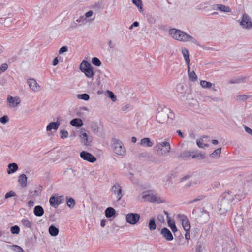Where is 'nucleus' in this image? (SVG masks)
Returning a JSON list of instances; mask_svg holds the SVG:
<instances>
[{"label": "nucleus", "instance_id": "nucleus-4", "mask_svg": "<svg viewBox=\"0 0 252 252\" xmlns=\"http://www.w3.org/2000/svg\"><path fill=\"white\" fill-rule=\"evenodd\" d=\"M112 145L113 151L116 154L123 155L125 154V148L122 141L117 139H113Z\"/></svg>", "mask_w": 252, "mask_h": 252}, {"label": "nucleus", "instance_id": "nucleus-27", "mask_svg": "<svg viewBox=\"0 0 252 252\" xmlns=\"http://www.w3.org/2000/svg\"><path fill=\"white\" fill-rule=\"evenodd\" d=\"M216 8L217 10L222 12H230L231 9L229 7L222 4H215L213 6Z\"/></svg>", "mask_w": 252, "mask_h": 252}, {"label": "nucleus", "instance_id": "nucleus-34", "mask_svg": "<svg viewBox=\"0 0 252 252\" xmlns=\"http://www.w3.org/2000/svg\"><path fill=\"white\" fill-rule=\"evenodd\" d=\"M104 7V4L103 1H102V0L99 1L97 2H95L92 6V8L95 9H103Z\"/></svg>", "mask_w": 252, "mask_h": 252}, {"label": "nucleus", "instance_id": "nucleus-33", "mask_svg": "<svg viewBox=\"0 0 252 252\" xmlns=\"http://www.w3.org/2000/svg\"><path fill=\"white\" fill-rule=\"evenodd\" d=\"M221 148H219L216 149L213 153L210 154V156L215 159H218L220 158L221 154Z\"/></svg>", "mask_w": 252, "mask_h": 252}, {"label": "nucleus", "instance_id": "nucleus-44", "mask_svg": "<svg viewBox=\"0 0 252 252\" xmlns=\"http://www.w3.org/2000/svg\"><path fill=\"white\" fill-rule=\"evenodd\" d=\"M92 63L94 65L96 66H100L101 64V61L97 57L93 58L92 59Z\"/></svg>", "mask_w": 252, "mask_h": 252}, {"label": "nucleus", "instance_id": "nucleus-55", "mask_svg": "<svg viewBox=\"0 0 252 252\" xmlns=\"http://www.w3.org/2000/svg\"><path fill=\"white\" fill-rule=\"evenodd\" d=\"M16 196V194L15 193V192L13 191H10L8 192H7L5 195V199H8L11 197H15Z\"/></svg>", "mask_w": 252, "mask_h": 252}, {"label": "nucleus", "instance_id": "nucleus-5", "mask_svg": "<svg viewBox=\"0 0 252 252\" xmlns=\"http://www.w3.org/2000/svg\"><path fill=\"white\" fill-rule=\"evenodd\" d=\"M140 218L139 214L129 213L126 216V220L130 224L135 225L138 222Z\"/></svg>", "mask_w": 252, "mask_h": 252}, {"label": "nucleus", "instance_id": "nucleus-49", "mask_svg": "<svg viewBox=\"0 0 252 252\" xmlns=\"http://www.w3.org/2000/svg\"><path fill=\"white\" fill-rule=\"evenodd\" d=\"M10 247H12V249L16 252H23V249L20 247L19 246L14 245L13 246H10Z\"/></svg>", "mask_w": 252, "mask_h": 252}, {"label": "nucleus", "instance_id": "nucleus-30", "mask_svg": "<svg viewBox=\"0 0 252 252\" xmlns=\"http://www.w3.org/2000/svg\"><path fill=\"white\" fill-rule=\"evenodd\" d=\"M189 78L191 81H195L197 80V77L194 71H190V65L187 66Z\"/></svg>", "mask_w": 252, "mask_h": 252}, {"label": "nucleus", "instance_id": "nucleus-52", "mask_svg": "<svg viewBox=\"0 0 252 252\" xmlns=\"http://www.w3.org/2000/svg\"><path fill=\"white\" fill-rule=\"evenodd\" d=\"M237 100L244 101L248 98V96L245 94H241L237 96Z\"/></svg>", "mask_w": 252, "mask_h": 252}, {"label": "nucleus", "instance_id": "nucleus-9", "mask_svg": "<svg viewBox=\"0 0 252 252\" xmlns=\"http://www.w3.org/2000/svg\"><path fill=\"white\" fill-rule=\"evenodd\" d=\"M79 137L81 143L86 146L91 145V141L89 140L88 134L86 133V130L84 128H81L79 132Z\"/></svg>", "mask_w": 252, "mask_h": 252}, {"label": "nucleus", "instance_id": "nucleus-3", "mask_svg": "<svg viewBox=\"0 0 252 252\" xmlns=\"http://www.w3.org/2000/svg\"><path fill=\"white\" fill-rule=\"evenodd\" d=\"M80 69L88 78H91L93 77L94 75L93 67L91 64L86 60H83L81 63Z\"/></svg>", "mask_w": 252, "mask_h": 252}, {"label": "nucleus", "instance_id": "nucleus-64", "mask_svg": "<svg viewBox=\"0 0 252 252\" xmlns=\"http://www.w3.org/2000/svg\"><path fill=\"white\" fill-rule=\"evenodd\" d=\"M93 14V11L89 10V11L85 13V16L87 18H89V17H90L91 16H92Z\"/></svg>", "mask_w": 252, "mask_h": 252}, {"label": "nucleus", "instance_id": "nucleus-39", "mask_svg": "<svg viewBox=\"0 0 252 252\" xmlns=\"http://www.w3.org/2000/svg\"><path fill=\"white\" fill-rule=\"evenodd\" d=\"M21 223L25 227L30 229L32 228V224L28 219H23L21 220Z\"/></svg>", "mask_w": 252, "mask_h": 252}, {"label": "nucleus", "instance_id": "nucleus-6", "mask_svg": "<svg viewBox=\"0 0 252 252\" xmlns=\"http://www.w3.org/2000/svg\"><path fill=\"white\" fill-rule=\"evenodd\" d=\"M240 25L244 29L249 30L252 28V22L250 17L246 13L243 14Z\"/></svg>", "mask_w": 252, "mask_h": 252}, {"label": "nucleus", "instance_id": "nucleus-32", "mask_svg": "<svg viewBox=\"0 0 252 252\" xmlns=\"http://www.w3.org/2000/svg\"><path fill=\"white\" fill-rule=\"evenodd\" d=\"M167 223L168 226L170 228L173 232L175 233V232L177 231V228L173 220L168 219Z\"/></svg>", "mask_w": 252, "mask_h": 252}, {"label": "nucleus", "instance_id": "nucleus-54", "mask_svg": "<svg viewBox=\"0 0 252 252\" xmlns=\"http://www.w3.org/2000/svg\"><path fill=\"white\" fill-rule=\"evenodd\" d=\"M9 121V119L7 116L4 115L0 118V122L3 124H5Z\"/></svg>", "mask_w": 252, "mask_h": 252}, {"label": "nucleus", "instance_id": "nucleus-14", "mask_svg": "<svg viewBox=\"0 0 252 252\" xmlns=\"http://www.w3.org/2000/svg\"><path fill=\"white\" fill-rule=\"evenodd\" d=\"M111 190L117 195L118 201L123 197L122 188L119 184H116L113 186L111 188Z\"/></svg>", "mask_w": 252, "mask_h": 252}, {"label": "nucleus", "instance_id": "nucleus-58", "mask_svg": "<svg viewBox=\"0 0 252 252\" xmlns=\"http://www.w3.org/2000/svg\"><path fill=\"white\" fill-rule=\"evenodd\" d=\"M158 220L161 223L165 222L164 217L162 214H159L158 215Z\"/></svg>", "mask_w": 252, "mask_h": 252}, {"label": "nucleus", "instance_id": "nucleus-50", "mask_svg": "<svg viewBox=\"0 0 252 252\" xmlns=\"http://www.w3.org/2000/svg\"><path fill=\"white\" fill-rule=\"evenodd\" d=\"M205 196L204 195H202L198 196L195 199L189 201V204H191V203H195V202H196L199 201H201V200H203L205 198Z\"/></svg>", "mask_w": 252, "mask_h": 252}, {"label": "nucleus", "instance_id": "nucleus-57", "mask_svg": "<svg viewBox=\"0 0 252 252\" xmlns=\"http://www.w3.org/2000/svg\"><path fill=\"white\" fill-rule=\"evenodd\" d=\"M68 50V47L66 46H62L59 50V53L60 54H63Z\"/></svg>", "mask_w": 252, "mask_h": 252}, {"label": "nucleus", "instance_id": "nucleus-53", "mask_svg": "<svg viewBox=\"0 0 252 252\" xmlns=\"http://www.w3.org/2000/svg\"><path fill=\"white\" fill-rule=\"evenodd\" d=\"M8 68V64L6 63H3L0 66V74L5 71Z\"/></svg>", "mask_w": 252, "mask_h": 252}, {"label": "nucleus", "instance_id": "nucleus-8", "mask_svg": "<svg viewBox=\"0 0 252 252\" xmlns=\"http://www.w3.org/2000/svg\"><path fill=\"white\" fill-rule=\"evenodd\" d=\"M169 111V109L164 108L162 109L161 112H158L157 115V119L158 122L160 123H163L166 121L167 118L168 112Z\"/></svg>", "mask_w": 252, "mask_h": 252}, {"label": "nucleus", "instance_id": "nucleus-20", "mask_svg": "<svg viewBox=\"0 0 252 252\" xmlns=\"http://www.w3.org/2000/svg\"><path fill=\"white\" fill-rule=\"evenodd\" d=\"M18 169V164L16 163H9L8 165L7 172L8 174L15 172Z\"/></svg>", "mask_w": 252, "mask_h": 252}, {"label": "nucleus", "instance_id": "nucleus-13", "mask_svg": "<svg viewBox=\"0 0 252 252\" xmlns=\"http://www.w3.org/2000/svg\"><path fill=\"white\" fill-rule=\"evenodd\" d=\"M178 217L182 220V226L185 231H190V221L187 217L184 215H178Z\"/></svg>", "mask_w": 252, "mask_h": 252}, {"label": "nucleus", "instance_id": "nucleus-19", "mask_svg": "<svg viewBox=\"0 0 252 252\" xmlns=\"http://www.w3.org/2000/svg\"><path fill=\"white\" fill-rule=\"evenodd\" d=\"M60 123L58 122H52L50 123L46 127V130L50 131L52 129L57 130L59 128Z\"/></svg>", "mask_w": 252, "mask_h": 252}, {"label": "nucleus", "instance_id": "nucleus-22", "mask_svg": "<svg viewBox=\"0 0 252 252\" xmlns=\"http://www.w3.org/2000/svg\"><path fill=\"white\" fill-rule=\"evenodd\" d=\"M34 215L37 217L42 216L44 213L43 208L40 205H37L35 206L33 210Z\"/></svg>", "mask_w": 252, "mask_h": 252}, {"label": "nucleus", "instance_id": "nucleus-46", "mask_svg": "<svg viewBox=\"0 0 252 252\" xmlns=\"http://www.w3.org/2000/svg\"><path fill=\"white\" fill-rule=\"evenodd\" d=\"M201 86L204 88H208L211 87L212 83L205 80H202L200 81Z\"/></svg>", "mask_w": 252, "mask_h": 252}, {"label": "nucleus", "instance_id": "nucleus-41", "mask_svg": "<svg viewBox=\"0 0 252 252\" xmlns=\"http://www.w3.org/2000/svg\"><path fill=\"white\" fill-rule=\"evenodd\" d=\"M66 199L67 206L70 208H73L75 204L74 199L71 197L68 198L67 197H66Z\"/></svg>", "mask_w": 252, "mask_h": 252}, {"label": "nucleus", "instance_id": "nucleus-23", "mask_svg": "<svg viewBox=\"0 0 252 252\" xmlns=\"http://www.w3.org/2000/svg\"><path fill=\"white\" fill-rule=\"evenodd\" d=\"M105 216L108 218L115 217L116 215V211L113 208L109 207L105 210Z\"/></svg>", "mask_w": 252, "mask_h": 252}, {"label": "nucleus", "instance_id": "nucleus-1", "mask_svg": "<svg viewBox=\"0 0 252 252\" xmlns=\"http://www.w3.org/2000/svg\"><path fill=\"white\" fill-rule=\"evenodd\" d=\"M233 200L232 195L229 193H224L220 196L217 204L220 214H225L230 210Z\"/></svg>", "mask_w": 252, "mask_h": 252}, {"label": "nucleus", "instance_id": "nucleus-37", "mask_svg": "<svg viewBox=\"0 0 252 252\" xmlns=\"http://www.w3.org/2000/svg\"><path fill=\"white\" fill-rule=\"evenodd\" d=\"M148 226L150 230L153 231L156 228V224L155 222V219L153 218L149 220Z\"/></svg>", "mask_w": 252, "mask_h": 252}, {"label": "nucleus", "instance_id": "nucleus-36", "mask_svg": "<svg viewBox=\"0 0 252 252\" xmlns=\"http://www.w3.org/2000/svg\"><path fill=\"white\" fill-rule=\"evenodd\" d=\"M203 248L204 247L203 242L199 240L195 246V252H202Z\"/></svg>", "mask_w": 252, "mask_h": 252}, {"label": "nucleus", "instance_id": "nucleus-15", "mask_svg": "<svg viewBox=\"0 0 252 252\" xmlns=\"http://www.w3.org/2000/svg\"><path fill=\"white\" fill-rule=\"evenodd\" d=\"M161 234L167 241H172L173 239V236L171 231L166 227H164L161 229Z\"/></svg>", "mask_w": 252, "mask_h": 252}, {"label": "nucleus", "instance_id": "nucleus-51", "mask_svg": "<svg viewBox=\"0 0 252 252\" xmlns=\"http://www.w3.org/2000/svg\"><path fill=\"white\" fill-rule=\"evenodd\" d=\"M61 133V138L62 139H64L68 137V132L65 130V129H62L60 131Z\"/></svg>", "mask_w": 252, "mask_h": 252}, {"label": "nucleus", "instance_id": "nucleus-43", "mask_svg": "<svg viewBox=\"0 0 252 252\" xmlns=\"http://www.w3.org/2000/svg\"><path fill=\"white\" fill-rule=\"evenodd\" d=\"M91 128L92 131L94 133H97L99 131V127L95 122H92L91 124Z\"/></svg>", "mask_w": 252, "mask_h": 252}, {"label": "nucleus", "instance_id": "nucleus-59", "mask_svg": "<svg viewBox=\"0 0 252 252\" xmlns=\"http://www.w3.org/2000/svg\"><path fill=\"white\" fill-rule=\"evenodd\" d=\"M167 118L171 120H173L175 118V114L170 109H169V111L168 112Z\"/></svg>", "mask_w": 252, "mask_h": 252}, {"label": "nucleus", "instance_id": "nucleus-47", "mask_svg": "<svg viewBox=\"0 0 252 252\" xmlns=\"http://www.w3.org/2000/svg\"><path fill=\"white\" fill-rule=\"evenodd\" d=\"M10 231L13 234H18L20 232V228L17 225H14L11 227Z\"/></svg>", "mask_w": 252, "mask_h": 252}, {"label": "nucleus", "instance_id": "nucleus-12", "mask_svg": "<svg viewBox=\"0 0 252 252\" xmlns=\"http://www.w3.org/2000/svg\"><path fill=\"white\" fill-rule=\"evenodd\" d=\"M199 214V215H198V218H195L196 220H198L199 222L201 223H206L209 220V214L207 211L204 210L203 211H200Z\"/></svg>", "mask_w": 252, "mask_h": 252}, {"label": "nucleus", "instance_id": "nucleus-61", "mask_svg": "<svg viewBox=\"0 0 252 252\" xmlns=\"http://www.w3.org/2000/svg\"><path fill=\"white\" fill-rule=\"evenodd\" d=\"M139 157H142V158H149L150 155L147 152H143V153L140 154Z\"/></svg>", "mask_w": 252, "mask_h": 252}, {"label": "nucleus", "instance_id": "nucleus-16", "mask_svg": "<svg viewBox=\"0 0 252 252\" xmlns=\"http://www.w3.org/2000/svg\"><path fill=\"white\" fill-rule=\"evenodd\" d=\"M28 83L30 88L33 91L37 92L40 90V86L33 79H30L28 80Z\"/></svg>", "mask_w": 252, "mask_h": 252}, {"label": "nucleus", "instance_id": "nucleus-28", "mask_svg": "<svg viewBox=\"0 0 252 252\" xmlns=\"http://www.w3.org/2000/svg\"><path fill=\"white\" fill-rule=\"evenodd\" d=\"M49 233L52 236L55 237L58 235L59 232V229L54 225H51L48 229Z\"/></svg>", "mask_w": 252, "mask_h": 252}, {"label": "nucleus", "instance_id": "nucleus-40", "mask_svg": "<svg viewBox=\"0 0 252 252\" xmlns=\"http://www.w3.org/2000/svg\"><path fill=\"white\" fill-rule=\"evenodd\" d=\"M246 77H241V78H234L230 80L229 81V83L230 84H238L241 82H243L245 79Z\"/></svg>", "mask_w": 252, "mask_h": 252}, {"label": "nucleus", "instance_id": "nucleus-7", "mask_svg": "<svg viewBox=\"0 0 252 252\" xmlns=\"http://www.w3.org/2000/svg\"><path fill=\"white\" fill-rule=\"evenodd\" d=\"M142 198L143 199H146L150 202H156L157 203H165V200L164 199H162L159 197H158L156 195L153 194H145L142 196Z\"/></svg>", "mask_w": 252, "mask_h": 252}, {"label": "nucleus", "instance_id": "nucleus-31", "mask_svg": "<svg viewBox=\"0 0 252 252\" xmlns=\"http://www.w3.org/2000/svg\"><path fill=\"white\" fill-rule=\"evenodd\" d=\"M140 144L144 147H152L153 143L149 138H144L141 140Z\"/></svg>", "mask_w": 252, "mask_h": 252}, {"label": "nucleus", "instance_id": "nucleus-17", "mask_svg": "<svg viewBox=\"0 0 252 252\" xmlns=\"http://www.w3.org/2000/svg\"><path fill=\"white\" fill-rule=\"evenodd\" d=\"M234 223L238 230L239 229H243V218L242 216H236L234 219Z\"/></svg>", "mask_w": 252, "mask_h": 252}, {"label": "nucleus", "instance_id": "nucleus-60", "mask_svg": "<svg viewBox=\"0 0 252 252\" xmlns=\"http://www.w3.org/2000/svg\"><path fill=\"white\" fill-rule=\"evenodd\" d=\"M57 199L58 203L60 205L64 201V196L63 195L56 197Z\"/></svg>", "mask_w": 252, "mask_h": 252}, {"label": "nucleus", "instance_id": "nucleus-2", "mask_svg": "<svg viewBox=\"0 0 252 252\" xmlns=\"http://www.w3.org/2000/svg\"><path fill=\"white\" fill-rule=\"evenodd\" d=\"M169 32L172 37L177 40L184 42L190 41L198 46L200 45L198 41L194 37L181 30L173 28L170 29Z\"/></svg>", "mask_w": 252, "mask_h": 252}, {"label": "nucleus", "instance_id": "nucleus-10", "mask_svg": "<svg viewBox=\"0 0 252 252\" xmlns=\"http://www.w3.org/2000/svg\"><path fill=\"white\" fill-rule=\"evenodd\" d=\"M80 157L84 160L88 162L94 163L96 160V158L92 154L83 151L80 154Z\"/></svg>", "mask_w": 252, "mask_h": 252}, {"label": "nucleus", "instance_id": "nucleus-42", "mask_svg": "<svg viewBox=\"0 0 252 252\" xmlns=\"http://www.w3.org/2000/svg\"><path fill=\"white\" fill-rule=\"evenodd\" d=\"M77 96L78 99L84 100L86 101L88 100L90 98L89 95L86 93L78 94Z\"/></svg>", "mask_w": 252, "mask_h": 252}, {"label": "nucleus", "instance_id": "nucleus-45", "mask_svg": "<svg viewBox=\"0 0 252 252\" xmlns=\"http://www.w3.org/2000/svg\"><path fill=\"white\" fill-rule=\"evenodd\" d=\"M107 94H108V96L111 98L112 101L115 102L117 100L116 95L112 91L107 90Z\"/></svg>", "mask_w": 252, "mask_h": 252}, {"label": "nucleus", "instance_id": "nucleus-26", "mask_svg": "<svg viewBox=\"0 0 252 252\" xmlns=\"http://www.w3.org/2000/svg\"><path fill=\"white\" fill-rule=\"evenodd\" d=\"M206 158L205 153H201L198 151L192 152V158H197L198 160L204 159Z\"/></svg>", "mask_w": 252, "mask_h": 252}, {"label": "nucleus", "instance_id": "nucleus-18", "mask_svg": "<svg viewBox=\"0 0 252 252\" xmlns=\"http://www.w3.org/2000/svg\"><path fill=\"white\" fill-rule=\"evenodd\" d=\"M7 101L10 103V106L12 107L17 106L20 103L19 98L13 97L11 96H8Z\"/></svg>", "mask_w": 252, "mask_h": 252}, {"label": "nucleus", "instance_id": "nucleus-25", "mask_svg": "<svg viewBox=\"0 0 252 252\" xmlns=\"http://www.w3.org/2000/svg\"><path fill=\"white\" fill-rule=\"evenodd\" d=\"M182 52L185 60L186 64L187 66H189L190 65V58L189 56V52L187 49L186 48H184L182 50Z\"/></svg>", "mask_w": 252, "mask_h": 252}, {"label": "nucleus", "instance_id": "nucleus-62", "mask_svg": "<svg viewBox=\"0 0 252 252\" xmlns=\"http://www.w3.org/2000/svg\"><path fill=\"white\" fill-rule=\"evenodd\" d=\"M245 131L250 135L252 136V129H251L250 128L248 127L247 126H245L244 127Z\"/></svg>", "mask_w": 252, "mask_h": 252}, {"label": "nucleus", "instance_id": "nucleus-48", "mask_svg": "<svg viewBox=\"0 0 252 252\" xmlns=\"http://www.w3.org/2000/svg\"><path fill=\"white\" fill-rule=\"evenodd\" d=\"M197 145L199 148H204V147H208V144H205L203 143L202 139H198L196 141Z\"/></svg>", "mask_w": 252, "mask_h": 252}, {"label": "nucleus", "instance_id": "nucleus-63", "mask_svg": "<svg viewBox=\"0 0 252 252\" xmlns=\"http://www.w3.org/2000/svg\"><path fill=\"white\" fill-rule=\"evenodd\" d=\"M59 63V60L57 57L55 58L52 62V65L53 66L57 65Z\"/></svg>", "mask_w": 252, "mask_h": 252}, {"label": "nucleus", "instance_id": "nucleus-29", "mask_svg": "<svg viewBox=\"0 0 252 252\" xmlns=\"http://www.w3.org/2000/svg\"><path fill=\"white\" fill-rule=\"evenodd\" d=\"M70 124L73 126H75L77 127H80L82 126L83 125V123L81 119L79 118H75L72 119Z\"/></svg>", "mask_w": 252, "mask_h": 252}, {"label": "nucleus", "instance_id": "nucleus-21", "mask_svg": "<svg viewBox=\"0 0 252 252\" xmlns=\"http://www.w3.org/2000/svg\"><path fill=\"white\" fill-rule=\"evenodd\" d=\"M192 158V152L190 151H184L181 153L180 156H178L179 158H181L182 160H186Z\"/></svg>", "mask_w": 252, "mask_h": 252}, {"label": "nucleus", "instance_id": "nucleus-56", "mask_svg": "<svg viewBox=\"0 0 252 252\" xmlns=\"http://www.w3.org/2000/svg\"><path fill=\"white\" fill-rule=\"evenodd\" d=\"M85 20V18L83 16H80L79 19L76 20V22H77V24L79 25H82L84 24Z\"/></svg>", "mask_w": 252, "mask_h": 252}, {"label": "nucleus", "instance_id": "nucleus-35", "mask_svg": "<svg viewBox=\"0 0 252 252\" xmlns=\"http://www.w3.org/2000/svg\"><path fill=\"white\" fill-rule=\"evenodd\" d=\"M49 203L51 206L57 208L59 204L58 203L57 197L54 196H52L49 199Z\"/></svg>", "mask_w": 252, "mask_h": 252}, {"label": "nucleus", "instance_id": "nucleus-11", "mask_svg": "<svg viewBox=\"0 0 252 252\" xmlns=\"http://www.w3.org/2000/svg\"><path fill=\"white\" fill-rule=\"evenodd\" d=\"M155 148H157V151L163 150L164 154L169 153L171 149L169 143L166 141L158 143ZM162 154L163 153H162Z\"/></svg>", "mask_w": 252, "mask_h": 252}, {"label": "nucleus", "instance_id": "nucleus-24", "mask_svg": "<svg viewBox=\"0 0 252 252\" xmlns=\"http://www.w3.org/2000/svg\"><path fill=\"white\" fill-rule=\"evenodd\" d=\"M18 182L20 186L24 188L27 185V178L25 174H22L19 176Z\"/></svg>", "mask_w": 252, "mask_h": 252}, {"label": "nucleus", "instance_id": "nucleus-38", "mask_svg": "<svg viewBox=\"0 0 252 252\" xmlns=\"http://www.w3.org/2000/svg\"><path fill=\"white\" fill-rule=\"evenodd\" d=\"M132 2L137 7L140 12L143 11V4L141 0H132Z\"/></svg>", "mask_w": 252, "mask_h": 252}]
</instances>
